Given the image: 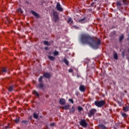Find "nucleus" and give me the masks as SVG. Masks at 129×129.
I'll list each match as a JSON object with an SVG mask.
<instances>
[{"label":"nucleus","instance_id":"nucleus-13","mask_svg":"<svg viewBox=\"0 0 129 129\" xmlns=\"http://www.w3.org/2000/svg\"><path fill=\"white\" fill-rule=\"evenodd\" d=\"M123 109L124 111H125V112L128 111L129 106H125V107H124L123 108Z\"/></svg>","mask_w":129,"mask_h":129},{"label":"nucleus","instance_id":"nucleus-37","mask_svg":"<svg viewBox=\"0 0 129 129\" xmlns=\"http://www.w3.org/2000/svg\"><path fill=\"white\" fill-rule=\"evenodd\" d=\"M8 127H9V126H6L5 128H4L3 129H7Z\"/></svg>","mask_w":129,"mask_h":129},{"label":"nucleus","instance_id":"nucleus-35","mask_svg":"<svg viewBox=\"0 0 129 129\" xmlns=\"http://www.w3.org/2000/svg\"><path fill=\"white\" fill-rule=\"evenodd\" d=\"M39 87H40V88H42V87H43V84H40L39 85Z\"/></svg>","mask_w":129,"mask_h":129},{"label":"nucleus","instance_id":"nucleus-23","mask_svg":"<svg viewBox=\"0 0 129 129\" xmlns=\"http://www.w3.org/2000/svg\"><path fill=\"white\" fill-rule=\"evenodd\" d=\"M14 89V87L12 86H11L9 88H8V90L9 91H13V89Z\"/></svg>","mask_w":129,"mask_h":129},{"label":"nucleus","instance_id":"nucleus-18","mask_svg":"<svg viewBox=\"0 0 129 129\" xmlns=\"http://www.w3.org/2000/svg\"><path fill=\"white\" fill-rule=\"evenodd\" d=\"M33 94H34V95H35L36 96H39V93H38V92H37V91H33Z\"/></svg>","mask_w":129,"mask_h":129},{"label":"nucleus","instance_id":"nucleus-3","mask_svg":"<svg viewBox=\"0 0 129 129\" xmlns=\"http://www.w3.org/2000/svg\"><path fill=\"white\" fill-rule=\"evenodd\" d=\"M104 104H105V102L103 100L100 101H95V105L98 107H101V106H103Z\"/></svg>","mask_w":129,"mask_h":129},{"label":"nucleus","instance_id":"nucleus-6","mask_svg":"<svg viewBox=\"0 0 129 129\" xmlns=\"http://www.w3.org/2000/svg\"><path fill=\"white\" fill-rule=\"evenodd\" d=\"M56 10L59 12H62L63 11V9L61 7V5L60 3H58L56 5Z\"/></svg>","mask_w":129,"mask_h":129},{"label":"nucleus","instance_id":"nucleus-31","mask_svg":"<svg viewBox=\"0 0 129 129\" xmlns=\"http://www.w3.org/2000/svg\"><path fill=\"white\" fill-rule=\"evenodd\" d=\"M15 122H16V123H18L19 121H20V120L19 119H17L16 120H14Z\"/></svg>","mask_w":129,"mask_h":129},{"label":"nucleus","instance_id":"nucleus-28","mask_svg":"<svg viewBox=\"0 0 129 129\" xmlns=\"http://www.w3.org/2000/svg\"><path fill=\"white\" fill-rule=\"evenodd\" d=\"M121 115L122 116H123V117H126V114H125V113H122Z\"/></svg>","mask_w":129,"mask_h":129},{"label":"nucleus","instance_id":"nucleus-24","mask_svg":"<svg viewBox=\"0 0 129 129\" xmlns=\"http://www.w3.org/2000/svg\"><path fill=\"white\" fill-rule=\"evenodd\" d=\"M33 116L34 117V118H38V117H39V116L37 114V113H35L33 114Z\"/></svg>","mask_w":129,"mask_h":129},{"label":"nucleus","instance_id":"nucleus-11","mask_svg":"<svg viewBox=\"0 0 129 129\" xmlns=\"http://www.w3.org/2000/svg\"><path fill=\"white\" fill-rule=\"evenodd\" d=\"M67 22L68 24H70V25H71L72 24H73V20L71 18H69Z\"/></svg>","mask_w":129,"mask_h":129},{"label":"nucleus","instance_id":"nucleus-19","mask_svg":"<svg viewBox=\"0 0 129 129\" xmlns=\"http://www.w3.org/2000/svg\"><path fill=\"white\" fill-rule=\"evenodd\" d=\"M123 4L124 5H127L128 4V0H123Z\"/></svg>","mask_w":129,"mask_h":129},{"label":"nucleus","instance_id":"nucleus-16","mask_svg":"<svg viewBox=\"0 0 129 129\" xmlns=\"http://www.w3.org/2000/svg\"><path fill=\"white\" fill-rule=\"evenodd\" d=\"M117 7H121V3L119 1H117L116 2Z\"/></svg>","mask_w":129,"mask_h":129},{"label":"nucleus","instance_id":"nucleus-2","mask_svg":"<svg viewBox=\"0 0 129 129\" xmlns=\"http://www.w3.org/2000/svg\"><path fill=\"white\" fill-rule=\"evenodd\" d=\"M51 16L52 17V20L55 23H57L59 21V16H58V13L56 11H53L52 14H51Z\"/></svg>","mask_w":129,"mask_h":129},{"label":"nucleus","instance_id":"nucleus-21","mask_svg":"<svg viewBox=\"0 0 129 129\" xmlns=\"http://www.w3.org/2000/svg\"><path fill=\"white\" fill-rule=\"evenodd\" d=\"M63 62H64V63L66 64V65H68V64H69V62L68 61V60L67 59H66V58H64L63 59Z\"/></svg>","mask_w":129,"mask_h":129},{"label":"nucleus","instance_id":"nucleus-29","mask_svg":"<svg viewBox=\"0 0 129 129\" xmlns=\"http://www.w3.org/2000/svg\"><path fill=\"white\" fill-rule=\"evenodd\" d=\"M4 72H7V70H6L5 68H3L2 70V73H4Z\"/></svg>","mask_w":129,"mask_h":129},{"label":"nucleus","instance_id":"nucleus-34","mask_svg":"<svg viewBox=\"0 0 129 129\" xmlns=\"http://www.w3.org/2000/svg\"><path fill=\"white\" fill-rule=\"evenodd\" d=\"M122 57H124V52H122Z\"/></svg>","mask_w":129,"mask_h":129},{"label":"nucleus","instance_id":"nucleus-22","mask_svg":"<svg viewBox=\"0 0 129 129\" xmlns=\"http://www.w3.org/2000/svg\"><path fill=\"white\" fill-rule=\"evenodd\" d=\"M53 54L54 56H57V55L59 54V52L57 51H55L53 52Z\"/></svg>","mask_w":129,"mask_h":129},{"label":"nucleus","instance_id":"nucleus-32","mask_svg":"<svg viewBox=\"0 0 129 129\" xmlns=\"http://www.w3.org/2000/svg\"><path fill=\"white\" fill-rule=\"evenodd\" d=\"M43 79V77H40L39 79V82H41L42 81V80Z\"/></svg>","mask_w":129,"mask_h":129},{"label":"nucleus","instance_id":"nucleus-5","mask_svg":"<svg viewBox=\"0 0 129 129\" xmlns=\"http://www.w3.org/2000/svg\"><path fill=\"white\" fill-rule=\"evenodd\" d=\"M80 124H81L82 126H83V127H86L87 126V123H86L85 120H82L80 122Z\"/></svg>","mask_w":129,"mask_h":129},{"label":"nucleus","instance_id":"nucleus-12","mask_svg":"<svg viewBox=\"0 0 129 129\" xmlns=\"http://www.w3.org/2000/svg\"><path fill=\"white\" fill-rule=\"evenodd\" d=\"M48 59H49V60H51V61H54L55 60V57L54 56H52L51 55H49L48 56Z\"/></svg>","mask_w":129,"mask_h":129},{"label":"nucleus","instance_id":"nucleus-4","mask_svg":"<svg viewBox=\"0 0 129 129\" xmlns=\"http://www.w3.org/2000/svg\"><path fill=\"white\" fill-rule=\"evenodd\" d=\"M97 110L95 109H91V110L89 111V112L88 113V116L89 117H91L95 112H96Z\"/></svg>","mask_w":129,"mask_h":129},{"label":"nucleus","instance_id":"nucleus-17","mask_svg":"<svg viewBox=\"0 0 129 129\" xmlns=\"http://www.w3.org/2000/svg\"><path fill=\"white\" fill-rule=\"evenodd\" d=\"M63 108L67 110V109H69V105H66L63 107Z\"/></svg>","mask_w":129,"mask_h":129},{"label":"nucleus","instance_id":"nucleus-36","mask_svg":"<svg viewBox=\"0 0 129 129\" xmlns=\"http://www.w3.org/2000/svg\"><path fill=\"white\" fill-rule=\"evenodd\" d=\"M50 125H51V126H53V125H54V123H51Z\"/></svg>","mask_w":129,"mask_h":129},{"label":"nucleus","instance_id":"nucleus-25","mask_svg":"<svg viewBox=\"0 0 129 129\" xmlns=\"http://www.w3.org/2000/svg\"><path fill=\"white\" fill-rule=\"evenodd\" d=\"M113 57H114V58H115V60H117V58H118L117 54L114 53V54H113Z\"/></svg>","mask_w":129,"mask_h":129},{"label":"nucleus","instance_id":"nucleus-8","mask_svg":"<svg viewBox=\"0 0 129 129\" xmlns=\"http://www.w3.org/2000/svg\"><path fill=\"white\" fill-rule=\"evenodd\" d=\"M79 89L82 92H84V91H85V86L81 85L79 87Z\"/></svg>","mask_w":129,"mask_h":129},{"label":"nucleus","instance_id":"nucleus-33","mask_svg":"<svg viewBox=\"0 0 129 129\" xmlns=\"http://www.w3.org/2000/svg\"><path fill=\"white\" fill-rule=\"evenodd\" d=\"M69 72H70V73H71V72H73V70H72V69H70L69 70Z\"/></svg>","mask_w":129,"mask_h":129},{"label":"nucleus","instance_id":"nucleus-26","mask_svg":"<svg viewBox=\"0 0 129 129\" xmlns=\"http://www.w3.org/2000/svg\"><path fill=\"white\" fill-rule=\"evenodd\" d=\"M124 37V36H123V35H121L119 37V40L120 42L122 40V39H123Z\"/></svg>","mask_w":129,"mask_h":129},{"label":"nucleus","instance_id":"nucleus-10","mask_svg":"<svg viewBox=\"0 0 129 129\" xmlns=\"http://www.w3.org/2000/svg\"><path fill=\"white\" fill-rule=\"evenodd\" d=\"M31 13L32 14V15H33V16H35V17H36L37 18H39V14H37V13H36L34 11H31Z\"/></svg>","mask_w":129,"mask_h":129},{"label":"nucleus","instance_id":"nucleus-20","mask_svg":"<svg viewBox=\"0 0 129 129\" xmlns=\"http://www.w3.org/2000/svg\"><path fill=\"white\" fill-rule=\"evenodd\" d=\"M74 111H75V107L73 106L70 110V112H74Z\"/></svg>","mask_w":129,"mask_h":129},{"label":"nucleus","instance_id":"nucleus-30","mask_svg":"<svg viewBox=\"0 0 129 129\" xmlns=\"http://www.w3.org/2000/svg\"><path fill=\"white\" fill-rule=\"evenodd\" d=\"M69 100L70 101V102H71V103H74V101H73L72 99H69Z\"/></svg>","mask_w":129,"mask_h":129},{"label":"nucleus","instance_id":"nucleus-15","mask_svg":"<svg viewBox=\"0 0 129 129\" xmlns=\"http://www.w3.org/2000/svg\"><path fill=\"white\" fill-rule=\"evenodd\" d=\"M43 44L44 45H46V46H50V44L49 43V42L47 41H43Z\"/></svg>","mask_w":129,"mask_h":129},{"label":"nucleus","instance_id":"nucleus-27","mask_svg":"<svg viewBox=\"0 0 129 129\" xmlns=\"http://www.w3.org/2000/svg\"><path fill=\"white\" fill-rule=\"evenodd\" d=\"M83 109V108H82L81 106H79L78 107V110L79 111H81Z\"/></svg>","mask_w":129,"mask_h":129},{"label":"nucleus","instance_id":"nucleus-14","mask_svg":"<svg viewBox=\"0 0 129 129\" xmlns=\"http://www.w3.org/2000/svg\"><path fill=\"white\" fill-rule=\"evenodd\" d=\"M79 22L80 23H81V24H84V23H85V18H84L83 19H81L80 20H79Z\"/></svg>","mask_w":129,"mask_h":129},{"label":"nucleus","instance_id":"nucleus-1","mask_svg":"<svg viewBox=\"0 0 129 129\" xmlns=\"http://www.w3.org/2000/svg\"><path fill=\"white\" fill-rule=\"evenodd\" d=\"M81 41L83 44L89 45V46H91V47L94 48V49L98 48V46L100 44V39H99L97 42H95L93 38L86 34L82 35Z\"/></svg>","mask_w":129,"mask_h":129},{"label":"nucleus","instance_id":"nucleus-7","mask_svg":"<svg viewBox=\"0 0 129 129\" xmlns=\"http://www.w3.org/2000/svg\"><path fill=\"white\" fill-rule=\"evenodd\" d=\"M59 102L60 104H61L62 105H64V104H65V103H66V101L65 100V99L63 98H61L59 99Z\"/></svg>","mask_w":129,"mask_h":129},{"label":"nucleus","instance_id":"nucleus-9","mask_svg":"<svg viewBox=\"0 0 129 129\" xmlns=\"http://www.w3.org/2000/svg\"><path fill=\"white\" fill-rule=\"evenodd\" d=\"M44 77H45V78H50L51 77V75L48 73H44L43 75Z\"/></svg>","mask_w":129,"mask_h":129}]
</instances>
